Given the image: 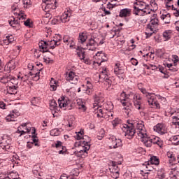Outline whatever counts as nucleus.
I'll list each match as a JSON object with an SVG mask.
<instances>
[{
	"label": "nucleus",
	"mask_w": 179,
	"mask_h": 179,
	"mask_svg": "<svg viewBox=\"0 0 179 179\" xmlns=\"http://www.w3.org/2000/svg\"><path fill=\"white\" fill-rule=\"evenodd\" d=\"M120 30L119 29H112L110 31V38H114L115 36H117V37H120Z\"/></svg>",
	"instance_id": "37998d69"
},
{
	"label": "nucleus",
	"mask_w": 179,
	"mask_h": 179,
	"mask_svg": "<svg viewBox=\"0 0 179 179\" xmlns=\"http://www.w3.org/2000/svg\"><path fill=\"white\" fill-rule=\"evenodd\" d=\"M84 134H85V131L81 129L80 131L76 133V135L75 136L76 139H77L78 141H80V139H83Z\"/></svg>",
	"instance_id": "09e8293b"
},
{
	"label": "nucleus",
	"mask_w": 179,
	"mask_h": 179,
	"mask_svg": "<svg viewBox=\"0 0 179 179\" xmlns=\"http://www.w3.org/2000/svg\"><path fill=\"white\" fill-rule=\"evenodd\" d=\"M154 131L159 134V135H164L167 134V127L166 124L163 123H158L156 126L154 127Z\"/></svg>",
	"instance_id": "dca6fc26"
},
{
	"label": "nucleus",
	"mask_w": 179,
	"mask_h": 179,
	"mask_svg": "<svg viewBox=\"0 0 179 179\" xmlns=\"http://www.w3.org/2000/svg\"><path fill=\"white\" fill-rule=\"evenodd\" d=\"M120 124V120L118 118H115L113 122H112V125L113 127H117Z\"/></svg>",
	"instance_id": "680f3d73"
},
{
	"label": "nucleus",
	"mask_w": 179,
	"mask_h": 179,
	"mask_svg": "<svg viewBox=\"0 0 179 179\" xmlns=\"http://www.w3.org/2000/svg\"><path fill=\"white\" fill-rule=\"evenodd\" d=\"M95 41H96V47H99V45H103V43H105L104 38H95Z\"/></svg>",
	"instance_id": "3c124183"
},
{
	"label": "nucleus",
	"mask_w": 179,
	"mask_h": 179,
	"mask_svg": "<svg viewBox=\"0 0 179 179\" xmlns=\"http://www.w3.org/2000/svg\"><path fill=\"white\" fill-rule=\"evenodd\" d=\"M50 90L52 92H55V90H57V87L58 86V81L55 80L53 78H51L50 83Z\"/></svg>",
	"instance_id": "c9c22d12"
},
{
	"label": "nucleus",
	"mask_w": 179,
	"mask_h": 179,
	"mask_svg": "<svg viewBox=\"0 0 179 179\" xmlns=\"http://www.w3.org/2000/svg\"><path fill=\"white\" fill-rule=\"evenodd\" d=\"M169 166H175L176 165V157L173 155L172 157L169 159Z\"/></svg>",
	"instance_id": "6e6d98bb"
},
{
	"label": "nucleus",
	"mask_w": 179,
	"mask_h": 179,
	"mask_svg": "<svg viewBox=\"0 0 179 179\" xmlns=\"http://www.w3.org/2000/svg\"><path fill=\"white\" fill-rule=\"evenodd\" d=\"M0 148H1V149H3V150H9V149H10V144H8L6 143H4L1 141L0 143Z\"/></svg>",
	"instance_id": "de8ad7c7"
},
{
	"label": "nucleus",
	"mask_w": 179,
	"mask_h": 179,
	"mask_svg": "<svg viewBox=\"0 0 179 179\" xmlns=\"http://www.w3.org/2000/svg\"><path fill=\"white\" fill-rule=\"evenodd\" d=\"M17 66V62L14 60H10L4 66L5 72L10 73L11 71H15Z\"/></svg>",
	"instance_id": "4468645a"
},
{
	"label": "nucleus",
	"mask_w": 179,
	"mask_h": 179,
	"mask_svg": "<svg viewBox=\"0 0 179 179\" xmlns=\"http://www.w3.org/2000/svg\"><path fill=\"white\" fill-rule=\"evenodd\" d=\"M108 139L109 143L110 144V149H117V148L122 146V141H121V139H117V138L115 136H110Z\"/></svg>",
	"instance_id": "9d476101"
},
{
	"label": "nucleus",
	"mask_w": 179,
	"mask_h": 179,
	"mask_svg": "<svg viewBox=\"0 0 179 179\" xmlns=\"http://www.w3.org/2000/svg\"><path fill=\"white\" fill-rule=\"evenodd\" d=\"M42 8L45 10V12H50V10H54L57 9V0H43Z\"/></svg>",
	"instance_id": "6e6552de"
},
{
	"label": "nucleus",
	"mask_w": 179,
	"mask_h": 179,
	"mask_svg": "<svg viewBox=\"0 0 179 179\" xmlns=\"http://www.w3.org/2000/svg\"><path fill=\"white\" fill-rule=\"evenodd\" d=\"M138 89L141 93H143V94L146 96L149 106H151V107L154 108H160V103L157 102V99H156L155 94L149 93L148 91H146V89L142 87L141 88V87H138Z\"/></svg>",
	"instance_id": "20e7f679"
},
{
	"label": "nucleus",
	"mask_w": 179,
	"mask_h": 179,
	"mask_svg": "<svg viewBox=\"0 0 179 179\" xmlns=\"http://www.w3.org/2000/svg\"><path fill=\"white\" fill-rule=\"evenodd\" d=\"M150 17V24L152 26H157L159 24V19L157 18V14L154 13L153 11L151 13Z\"/></svg>",
	"instance_id": "cd10ccee"
},
{
	"label": "nucleus",
	"mask_w": 179,
	"mask_h": 179,
	"mask_svg": "<svg viewBox=\"0 0 179 179\" xmlns=\"http://www.w3.org/2000/svg\"><path fill=\"white\" fill-rule=\"evenodd\" d=\"M11 12L17 17L19 20H26L27 15L24 14V11L20 10L17 3H14L11 6Z\"/></svg>",
	"instance_id": "423d86ee"
},
{
	"label": "nucleus",
	"mask_w": 179,
	"mask_h": 179,
	"mask_svg": "<svg viewBox=\"0 0 179 179\" xmlns=\"http://www.w3.org/2000/svg\"><path fill=\"white\" fill-rule=\"evenodd\" d=\"M66 80L70 82L71 85H78L79 80V76L76 75V73L73 71H69L66 74Z\"/></svg>",
	"instance_id": "9b49d317"
},
{
	"label": "nucleus",
	"mask_w": 179,
	"mask_h": 179,
	"mask_svg": "<svg viewBox=\"0 0 179 179\" xmlns=\"http://www.w3.org/2000/svg\"><path fill=\"white\" fill-rule=\"evenodd\" d=\"M19 20H15L9 21V24L11 26V27H13V29H19L20 27V24H19Z\"/></svg>",
	"instance_id": "e433bc0d"
},
{
	"label": "nucleus",
	"mask_w": 179,
	"mask_h": 179,
	"mask_svg": "<svg viewBox=\"0 0 179 179\" xmlns=\"http://www.w3.org/2000/svg\"><path fill=\"white\" fill-rule=\"evenodd\" d=\"M133 12L137 16H145L150 15L152 10H150V6L149 4L142 0H139L134 3Z\"/></svg>",
	"instance_id": "f03ea898"
},
{
	"label": "nucleus",
	"mask_w": 179,
	"mask_h": 179,
	"mask_svg": "<svg viewBox=\"0 0 179 179\" xmlns=\"http://www.w3.org/2000/svg\"><path fill=\"white\" fill-rule=\"evenodd\" d=\"M97 41H96L95 38H91L89 39L87 43H86L85 46L84 47V50H88L89 51H94L97 48L96 43Z\"/></svg>",
	"instance_id": "2eb2a0df"
},
{
	"label": "nucleus",
	"mask_w": 179,
	"mask_h": 179,
	"mask_svg": "<svg viewBox=\"0 0 179 179\" xmlns=\"http://www.w3.org/2000/svg\"><path fill=\"white\" fill-rule=\"evenodd\" d=\"M114 72L115 75H122L125 72V70H124V68L121 66L120 63H116L115 64Z\"/></svg>",
	"instance_id": "b1692460"
},
{
	"label": "nucleus",
	"mask_w": 179,
	"mask_h": 179,
	"mask_svg": "<svg viewBox=\"0 0 179 179\" xmlns=\"http://www.w3.org/2000/svg\"><path fill=\"white\" fill-rule=\"evenodd\" d=\"M77 55L79 57L80 59H85V50L83 49H77Z\"/></svg>",
	"instance_id": "c03bdc74"
},
{
	"label": "nucleus",
	"mask_w": 179,
	"mask_h": 179,
	"mask_svg": "<svg viewBox=\"0 0 179 179\" xmlns=\"http://www.w3.org/2000/svg\"><path fill=\"white\" fill-rule=\"evenodd\" d=\"M86 87V94L90 96L93 93V84L90 81H87Z\"/></svg>",
	"instance_id": "f704fd0d"
},
{
	"label": "nucleus",
	"mask_w": 179,
	"mask_h": 179,
	"mask_svg": "<svg viewBox=\"0 0 179 179\" xmlns=\"http://www.w3.org/2000/svg\"><path fill=\"white\" fill-rule=\"evenodd\" d=\"M94 113L98 118H107L106 113L101 109V105L100 104V98L95 95L94 103H93Z\"/></svg>",
	"instance_id": "39448f33"
},
{
	"label": "nucleus",
	"mask_w": 179,
	"mask_h": 179,
	"mask_svg": "<svg viewBox=\"0 0 179 179\" xmlns=\"http://www.w3.org/2000/svg\"><path fill=\"white\" fill-rule=\"evenodd\" d=\"M30 131H31V128L27 127V123H22L21 126L18 127L16 134H20V136H22V135L30 133Z\"/></svg>",
	"instance_id": "ddd939ff"
},
{
	"label": "nucleus",
	"mask_w": 179,
	"mask_h": 179,
	"mask_svg": "<svg viewBox=\"0 0 179 179\" xmlns=\"http://www.w3.org/2000/svg\"><path fill=\"white\" fill-rule=\"evenodd\" d=\"M63 41L66 45H69L70 48H75V41L73 38H71L69 36H64Z\"/></svg>",
	"instance_id": "5701e85b"
},
{
	"label": "nucleus",
	"mask_w": 179,
	"mask_h": 179,
	"mask_svg": "<svg viewBox=\"0 0 179 179\" xmlns=\"http://www.w3.org/2000/svg\"><path fill=\"white\" fill-rule=\"evenodd\" d=\"M22 3L24 5V8L25 9H27V8H29V6L30 5V0H22Z\"/></svg>",
	"instance_id": "13d9d810"
},
{
	"label": "nucleus",
	"mask_w": 179,
	"mask_h": 179,
	"mask_svg": "<svg viewBox=\"0 0 179 179\" xmlns=\"http://www.w3.org/2000/svg\"><path fill=\"white\" fill-rule=\"evenodd\" d=\"M58 104L60 108H65L71 104V100L68 97H61L58 99Z\"/></svg>",
	"instance_id": "412c9836"
},
{
	"label": "nucleus",
	"mask_w": 179,
	"mask_h": 179,
	"mask_svg": "<svg viewBox=\"0 0 179 179\" xmlns=\"http://www.w3.org/2000/svg\"><path fill=\"white\" fill-rule=\"evenodd\" d=\"M18 79V80H17ZM17 79L12 78L10 75L9 76H4L1 78L0 82L1 83H19V80H26L24 77H21L20 76H17Z\"/></svg>",
	"instance_id": "1a4fd4ad"
},
{
	"label": "nucleus",
	"mask_w": 179,
	"mask_h": 179,
	"mask_svg": "<svg viewBox=\"0 0 179 179\" xmlns=\"http://www.w3.org/2000/svg\"><path fill=\"white\" fill-rule=\"evenodd\" d=\"M105 108L106 111H113L114 109V105L111 102H108L105 104Z\"/></svg>",
	"instance_id": "8fccbe9b"
},
{
	"label": "nucleus",
	"mask_w": 179,
	"mask_h": 179,
	"mask_svg": "<svg viewBox=\"0 0 179 179\" xmlns=\"http://www.w3.org/2000/svg\"><path fill=\"white\" fill-rule=\"evenodd\" d=\"M110 173H115L116 175L115 177H114L115 179H117L120 178V169H118V166L116 165H114V162H113V166L109 169Z\"/></svg>",
	"instance_id": "c85d7f7f"
},
{
	"label": "nucleus",
	"mask_w": 179,
	"mask_h": 179,
	"mask_svg": "<svg viewBox=\"0 0 179 179\" xmlns=\"http://www.w3.org/2000/svg\"><path fill=\"white\" fill-rule=\"evenodd\" d=\"M129 94L127 95L124 92L120 94V101L124 107H129L131 103H129Z\"/></svg>",
	"instance_id": "a211bd4d"
},
{
	"label": "nucleus",
	"mask_w": 179,
	"mask_h": 179,
	"mask_svg": "<svg viewBox=\"0 0 179 179\" xmlns=\"http://www.w3.org/2000/svg\"><path fill=\"white\" fill-rule=\"evenodd\" d=\"M127 107H128V106H126L124 108V113L127 115V117H129V114L131 113V109L127 108Z\"/></svg>",
	"instance_id": "69168bd1"
},
{
	"label": "nucleus",
	"mask_w": 179,
	"mask_h": 179,
	"mask_svg": "<svg viewBox=\"0 0 179 179\" xmlns=\"http://www.w3.org/2000/svg\"><path fill=\"white\" fill-rule=\"evenodd\" d=\"M96 76L99 77V79L101 80V82H105L104 85H106L108 87H110V86H111L113 84V81H111V79H110V77H108V75L107 74L106 69H104L100 71V73H96Z\"/></svg>",
	"instance_id": "0eeeda50"
},
{
	"label": "nucleus",
	"mask_w": 179,
	"mask_h": 179,
	"mask_svg": "<svg viewBox=\"0 0 179 179\" xmlns=\"http://www.w3.org/2000/svg\"><path fill=\"white\" fill-rule=\"evenodd\" d=\"M31 105L32 106H36L38 103V99L34 97L31 101Z\"/></svg>",
	"instance_id": "052dcab7"
},
{
	"label": "nucleus",
	"mask_w": 179,
	"mask_h": 179,
	"mask_svg": "<svg viewBox=\"0 0 179 179\" xmlns=\"http://www.w3.org/2000/svg\"><path fill=\"white\" fill-rule=\"evenodd\" d=\"M129 99L130 100H137L141 101L142 100V97L139 94H134V92H130L129 94Z\"/></svg>",
	"instance_id": "58836bf2"
},
{
	"label": "nucleus",
	"mask_w": 179,
	"mask_h": 179,
	"mask_svg": "<svg viewBox=\"0 0 179 179\" xmlns=\"http://www.w3.org/2000/svg\"><path fill=\"white\" fill-rule=\"evenodd\" d=\"M72 14L71 13V10H65L64 13L59 17V20L62 23H66L69 22Z\"/></svg>",
	"instance_id": "aec40b11"
},
{
	"label": "nucleus",
	"mask_w": 179,
	"mask_h": 179,
	"mask_svg": "<svg viewBox=\"0 0 179 179\" xmlns=\"http://www.w3.org/2000/svg\"><path fill=\"white\" fill-rule=\"evenodd\" d=\"M124 178L125 179H131V178H132V176H131L130 173H124Z\"/></svg>",
	"instance_id": "774afa93"
},
{
	"label": "nucleus",
	"mask_w": 179,
	"mask_h": 179,
	"mask_svg": "<svg viewBox=\"0 0 179 179\" xmlns=\"http://www.w3.org/2000/svg\"><path fill=\"white\" fill-rule=\"evenodd\" d=\"M59 38L57 40L53 39L47 41H41L38 44L40 51L41 52H47L50 48L54 50V48H55V47L59 45V41H61V36H59Z\"/></svg>",
	"instance_id": "7ed1b4c3"
},
{
	"label": "nucleus",
	"mask_w": 179,
	"mask_h": 179,
	"mask_svg": "<svg viewBox=\"0 0 179 179\" xmlns=\"http://www.w3.org/2000/svg\"><path fill=\"white\" fill-rule=\"evenodd\" d=\"M166 66L167 68H169L170 71H173V72H177V69L173 68V64H168Z\"/></svg>",
	"instance_id": "e2e57ef3"
},
{
	"label": "nucleus",
	"mask_w": 179,
	"mask_h": 179,
	"mask_svg": "<svg viewBox=\"0 0 179 179\" xmlns=\"http://www.w3.org/2000/svg\"><path fill=\"white\" fill-rule=\"evenodd\" d=\"M163 38L164 41H168V40H170L171 38V30H166L163 33Z\"/></svg>",
	"instance_id": "a19ab883"
},
{
	"label": "nucleus",
	"mask_w": 179,
	"mask_h": 179,
	"mask_svg": "<svg viewBox=\"0 0 179 179\" xmlns=\"http://www.w3.org/2000/svg\"><path fill=\"white\" fill-rule=\"evenodd\" d=\"M14 41L15 38L12 34L5 35L3 39V44H6V45H9L10 43H13Z\"/></svg>",
	"instance_id": "393cba45"
},
{
	"label": "nucleus",
	"mask_w": 179,
	"mask_h": 179,
	"mask_svg": "<svg viewBox=\"0 0 179 179\" xmlns=\"http://www.w3.org/2000/svg\"><path fill=\"white\" fill-rule=\"evenodd\" d=\"M152 142L154 145H158L159 148L163 146V140L158 136H152L151 137Z\"/></svg>",
	"instance_id": "bb28decb"
},
{
	"label": "nucleus",
	"mask_w": 179,
	"mask_h": 179,
	"mask_svg": "<svg viewBox=\"0 0 179 179\" xmlns=\"http://www.w3.org/2000/svg\"><path fill=\"white\" fill-rule=\"evenodd\" d=\"M86 40H87V33L86 32H82L80 33L79 37H78V42L81 43V44H83L86 42Z\"/></svg>",
	"instance_id": "2f4dec72"
},
{
	"label": "nucleus",
	"mask_w": 179,
	"mask_h": 179,
	"mask_svg": "<svg viewBox=\"0 0 179 179\" xmlns=\"http://www.w3.org/2000/svg\"><path fill=\"white\" fill-rule=\"evenodd\" d=\"M152 8H153V9H150V14H152V12H153L154 13L156 12V10H157V9H159V7L157 6V3H156V1H153L151 2L150 3Z\"/></svg>",
	"instance_id": "49530a36"
},
{
	"label": "nucleus",
	"mask_w": 179,
	"mask_h": 179,
	"mask_svg": "<svg viewBox=\"0 0 179 179\" xmlns=\"http://www.w3.org/2000/svg\"><path fill=\"white\" fill-rule=\"evenodd\" d=\"M134 106L137 110H143V106H142V102L136 99L134 100Z\"/></svg>",
	"instance_id": "a18cd8bd"
},
{
	"label": "nucleus",
	"mask_w": 179,
	"mask_h": 179,
	"mask_svg": "<svg viewBox=\"0 0 179 179\" xmlns=\"http://www.w3.org/2000/svg\"><path fill=\"white\" fill-rule=\"evenodd\" d=\"M83 150L80 151V153L84 152L85 153H87V150L90 149V138L87 136H83Z\"/></svg>",
	"instance_id": "f8f14e48"
},
{
	"label": "nucleus",
	"mask_w": 179,
	"mask_h": 179,
	"mask_svg": "<svg viewBox=\"0 0 179 179\" xmlns=\"http://www.w3.org/2000/svg\"><path fill=\"white\" fill-rule=\"evenodd\" d=\"M0 177V179H20L19 174L17 172H10L7 176L4 178Z\"/></svg>",
	"instance_id": "c756f323"
},
{
	"label": "nucleus",
	"mask_w": 179,
	"mask_h": 179,
	"mask_svg": "<svg viewBox=\"0 0 179 179\" xmlns=\"http://www.w3.org/2000/svg\"><path fill=\"white\" fill-rule=\"evenodd\" d=\"M95 59H97L96 64L100 65L101 62H106L108 58L107 57V55L103 52V51H100L96 53Z\"/></svg>",
	"instance_id": "f3484780"
},
{
	"label": "nucleus",
	"mask_w": 179,
	"mask_h": 179,
	"mask_svg": "<svg viewBox=\"0 0 179 179\" xmlns=\"http://www.w3.org/2000/svg\"><path fill=\"white\" fill-rule=\"evenodd\" d=\"M120 128L127 139H132L134 135L137 134L145 146L147 148L152 146V137L148 136V132L146 131V128H145L143 121L140 120L137 123H131L130 125L122 124Z\"/></svg>",
	"instance_id": "f257e3e1"
},
{
	"label": "nucleus",
	"mask_w": 179,
	"mask_h": 179,
	"mask_svg": "<svg viewBox=\"0 0 179 179\" xmlns=\"http://www.w3.org/2000/svg\"><path fill=\"white\" fill-rule=\"evenodd\" d=\"M171 15H170V13L166 14V15H162L161 16V19H162L164 23L166 24H169L170 23Z\"/></svg>",
	"instance_id": "ea45409f"
},
{
	"label": "nucleus",
	"mask_w": 179,
	"mask_h": 179,
	"mask_svg": "<svg viewBox=\"0 0 179 179\" xmlns=\"http://www.w3.org/2000/svg\"><path fill=\"white\" fill-rule=\"evenodd\" d=\"M28 76H29V78H31L33 79V80L37 81L40 79V72L38 71L36 73H34L31 71H30L28 73Z\"/></svg>",
	"instance_id": "4c0bfd02"
},
{
	"label": "nucleus",
	"mask_w": 179,
	"mask_h": 179,
	"mask_svg": "<svg viewBox=\"0 0 179 179\" xmlns=\"http://www.w3.org/2000/svg\"><path fill=\"white\" fill-rule=\"evenodd\" d=\"M171 141L174 142L176 145H179V136H174L171 138Z\"/></svg>",
	"instance_id": "4d7b16f0"
},
{
	"label": "nucleus",
	"mask_w": 179,
	"mask_h": 179,
	"mask_svg": "<svg viewBox=\"0 0 179 179\" xmlns=\"http://www.w3.org/2000/svg\"><path fill=\"white\" fill-rule=\"evenodd\" d=\"M52 148H56V149H62L59 151V155H64V147L62 146V142L57 141L55 145H52Z\"/></svg>",
	"instance_id": "473e14b6"
},
{
	"label": "nucleus",
	"mask_w": 179,
	"mask_h": 179,
	"mask_svg": "<svg viewBox=\"0 0 179 179\" xmlns=\"http://www.w3.org/2000/svg\"><path fill=\"white\" fill-rule=\"evenodd\" d=\"M15 90H16V86L8 87L7 89V92L9 94H15Z\"/></svg>",
	"instance_id": "5fc2aeb1"
},
{
	"label": "nucleus",
	"mask_w": 179,
	"mask_h": 179,
	"mask_svg": "<svg viewBox=\"0 0 179 179\" xmlns=\"http://www.w3.org/2000/svg\"><path fill=\"white\" fill-rule=\"evenodd\" d=\"M165 52H166L164 51V49H158L156 51V54L159 58H163V56L164 55Z\"/></svg>",
	"instance_id": "603ef678"
},
{
	"label": "nucleus",
	"mask_w": 179,
	"mask_h": 179,
	"mask_svg": "<svg viewBox=\"0 0 179 179\" xmlns=\"http://www.w3.org/2000/svg\"><path fill=\"white\" fill-rule=\"evenodd\" d=\"M131 8H123L120 11V17H128L131 16Z\"/></svg>",
	"instance_id": "a878e982"
},
{
	"label": "nucleus",
	"mask_w": 179,
	"mask_h": 179,
	"mask_svg": "<svg viewBox=\"0 0 179 179\" xmlns=\"http://www.w3.org/2000/svg\"><path fill=\"white\" fill-rule=\"evenodd\" d=\"M131 62L132 65H134L135 66H136V65H138V64L136 59H134V58H131Z\"/></svg>",
	"instance_id": "338daca9"
},
{
	"label": "nucleus",
	"mask_w": 179,
	"mask_h": 179,
	"mask_svg": "<svg viewBox=\"0 0 179 179\" xmlns=\"http://www.w3.org/2000/svg\"><path fill=\"white\" fill-rule=\"evenodd\" d=\"M62 129L55 128L50 130V134L51 136H59L62 134Z\"/></svg>",
	"instance_id": "7c9ffc66"
},
{
	"label": "nucleus",
	"mask_w": 179,
	"mask_h": 179,
	"mask_svg": "<svg viewBox=\"0 0 179 179\" xmlns=\"http://www.w3.org/2000/svg\"><path fill=\"white\" fill-rule=\"evenodd\" d=\"M159 163V158H157V157L156 156H152L150 157V159L148 162V163L143 164V166H145L148 171H152V169H149V167H150V164H155V166H157Z\"/></svg>",
	"instance_id": "4be33fe9"
},
{
	"label": "nucleus",
	"mask_w": 179,
	"mask_h": 179,
	"mask_svg": "<svg viewBox=\"0 0 179 179\" xmlns=\"http://www.w3.org/2000/svg\"><path fill=\"white\" fill-rule=\"evenodd\" d=\"M156 97L158 99V100H161V101L166 103V98H164L159 94L156 95Z\"/></svg>",
	"instance_id": "0e129e2a"
},
{
	"label": "nucleus",
	"mask_w": 179,
	"mask_h": 179,
	"mask_svg": "<svg viewBox=\"0 0 179 179\" xmlns=\"http://www.w3.org/2000/svg\"><path fill=\"white\" fill-rule=\"evenodd\" d=\"M77 104L78 106V110H80V111H83V113L86 111L87 108L85 105V103L82 99H78L77 101Z\"/></svg>",
	"instance_id": "72a5a7b5"
},
{
	"label": "nucleus",
	"mask_w": 179,
	"mask_h": 179,
	"mask_svg": "<svg viewBox=\"0 0 179 179\" xmlns=\"http://www.w3.org/2000/svg\"><path fill=\"white\" fill-rule=\"evenodd\" d=\"M57 107H58V104H57V102L55 101H52L50 103V110H57Z\"/></svg>",
	"instance_id": "864d4df0"
},
{
	"label": "nucleus",
	"mask_w": 179,
	"mask_h": 179,
	"mask_svg": "<svg viewBox=\"0 0 179 179\" xmlns=\"http://www.w3.org/2000/svg\"><path fill=\"white\" fill-rule=\"evenodd\" d=\"M20 115L19 110L14 109L6 117V121L10 122V121H15L16 118Z\"/></svg>",
	"instance_id": "6ab92c4d"
},
{
	"label": "nucleus",
	"mask_w": 179,
	"mask_h": 179,
	"mask_svg": "<svg viewBox=\"0 0 179 179\" xmlns=\"http://www.w3.org/2000/svg\"><path fill=\"white\" fill-rule=\"evenodd\" d=\"M1 142H3V145L5 143L10 145V143H12V138H10V136L5 135L3 136Z\"/></svg>",
	"instance_id": "79ce46f5"
},
{
	"label": "nucleus",
	"mask_w": 179,
	"mask_h": 179,
	"mask_svg": "<svg viewBox=\"0 0 179 179\" xmlns=\"http://www.w3.org/2000/svg\"><path fill=\"white\" fill-rule=\"evenodd\" d=\"M61 23V20H59V17L53 18L52 20V24H59Z\"/></svg>",
	"instance_id": "bf43d9fd"
}]
</instances>
